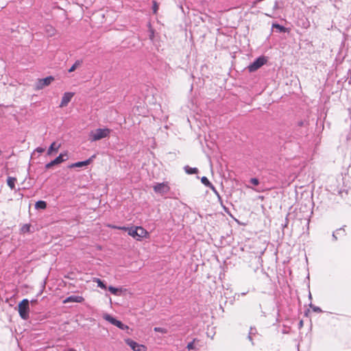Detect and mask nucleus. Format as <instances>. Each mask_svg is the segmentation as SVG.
Segmentation results:
<instances>
[{"mask_svg":"<svg viewBox=\"0 0 351 351\" xmlns=\"http://www.w3.org/2000/svg\"><path fill=\"white\" fill-rule=\"evenodd\" d=\"M112 228L117 230H123L127 231L130 236L132 237L137 241H141L142 239L147 237L149 234L148 232L141 226H132L128 228L114 226Z\"/></svg>","mask_w":351,"mask_h":351,"instance_id":"obj_1","label":"nucleus"},{"mask_svg":"<svg viewBox=\"0 0 351 351\" xmlns=\"http://www.w3.org/2000/svg\"><path fill=\"white\" fill-rule=\"evenodd\" d=\"M111 130L108 128H98L89 134V141L91 142L99 141L109 136Z\"/></svg>","mask_w":351,"mask_h":351,"instance_id":"obj_2","label":"nucleus"},{"mask_svg":"<svg viewBox=\"0 0 351 351\" xmlns=\"http://www.w3.org/2000/svg\"><path fill=\"white\" fill-rule=\"evenodd\" d=\"M18 311L20 317L23 319H28L29 317V301L27 299H23L21 302H20L18 305Z\"/></svg>","mask_w":351,"mask_h":351,"instance_id":"obj_3","label":"nucleus"},{"mask_svg":"<svg viewBox=\"0 0 351 351\" xmlns=\"http://www.w3.org/2000/svg\"><path fill=\"white\" fill-rule=\"evenodd\" d=\"M103 318L110 322L111 324L116 326L119 328L121 330H128L129 327L127 325L123 324L121 321L117 320L116 318L113 317L109 314H104Z\"/></svg>","mask_w":351,"mask_h":351,"instance_id":"obj_4","label":"nucleus"},{"mask_svg":"<svg viewBox=\"0 0 351 351\" xmlns=\"http://www.w3.org/2000/svg\"><path fill=\"white\" fill-rule=\"evenodd\" d=\"M54 80V77L52 76H49L43 79H38L36 83V89L41 90L45 86H49L53 81Z\"/></svg>","mask_w":351,"mask_h":351,"instance_id":"obj_5","label":"nucleus"},{"mask_svg":"<svg viewBox=\"0 0 351 351\" xmlns=\"http://www.w3.org/2000/svg\"><path fill=\"white\" fill-rule=\"evenodd\" d=\"M266 62V60L263 57L257 58L253 63L248 66V70L250 72H254L258 70L260 67L264 65Z\"/></svg>","mask_w":351,"mask_h":351,"instance_id":"obj_6","label":"nucleus"},{"mask_svg":"<svg viewBox=\"0 0 351 351\" xmlns=\"http://www.w3.org/2000/svg\"><path fill=\"white\" fill-rule=\"evenodd\" d=\"M154 190L156 193L164 195L169 191V187L167 184L158 183L154 186Z\"/></svg>","mask_w":351,"mask_h":351,"instance_id":"obj_7","label":"nucleus"},{"mask_svg":"<svg viewBox=\"0 0 351 351\" xmlns=\"http://www.w3.org/2000/svg\"><path fill=\"white\" fill-rule=\"evenodd\" d=\"M125 341L127 345H128L134 351H141L145 350L144 346L138 344L131 339H127Z\"/></svg>","mask_w":351,"mask_h":351,"instance_id":"obj_8","label":"nucleus"},{"mask_svg":"<svg viewBox=\"0 0 351 351\" xmlns=\"http://www.w3.org/2000/svg\"><path fill=\"white\" fill-rule=\"evenodd\" d=\"M84 300V298L81 295H72L67 297L64 301L63 303H69V302H77L82 303Z\"/></svg>","mask_w":351,"mask_h":351,"instance_id":"obj_9","label":"nucleus"},{"mask_svg":"<svg viewBox=\"0 0 351 351\" xmlns=\"http://www.w3.org/2000/svg\"><path fill=\"white\" fill-rule=\"evenodd\" d=\"M73 95L74 94L73 93H65L62 96L60 106L64 107L67 106V104L71 101L72 97H73Z\"/></svg>","mask_w":351,"mask_h":351,"instance_id":"obj_10","label":"nucleus"},{"mask_svg":"<svg viewBox=\"0 0 351 351\" xmlns=\"http://www.w3.org/2000/svg\"><path fill=\"white\" fill-rule=\"evenodd\" d=\"M95 157V156L93 155L92 157H90L88 160H86L84 161H81V162H77L73 163V164H71L69 166V167L70 168H73V167H84V166H86V165H89L90 163V162L92 161L93 158H94Z\"/></svg>","mask_w":351,"mask_h":351,"instance_id":"obj_11","label":"nucleus"},{"mask_svg":"<svg viewBox=\"0 0 351 351\" xmlns=\"http://www.w3.org/2000/svg\"><path fill=\"white\" fill-rule=\"evenodd\" d=\"M67 159V153H62L54 160H51L54 165H59Z\"/></svg>","mask_w":351,"mask_h":351,"instance_id":"obj_12","label":"nucleus"},{"mask_svg":"<svg viewBox=\"0 0 351 351\" xmlns=\"http://www.w3.org/2000/svg\"><path fill=\"white\" fill-rule=\"evenodd\" d=\"M202 183L206 186L209 187L215 193L218 194L214 185L208 180V179L204 176L201 178Z\"/></svg>","mask_w":351,"mask_h":351,"instance_id":"obj_13","label":"nucleus"},{"mask_svg":"<svg viewBox=\"0 0 351 351\" xmlns=\"http://www.w3.org/2000/svg\"><path fill=\"white\" fill-rule=\"evenodd\" d=\"M60 147V145H56V142L52 143L47 150V155H51L53 152H58Z\"/></svg>","mask_w":351,"mask_h":351,"instance_id":"obj_14","label":"nucleus"},{"mask_svg":"<svg viewBox=\"0 0 351 351\" xmlns=\"http://www.w3.org/2000/svg\"><path fill=\"white\" fill-rule=\"evenodd\" d=\"M16 182V178L14 177H8L7 179V184L10 187L12 190L15 189V182Z\"/></svg>","mask_w":351,"mask_h":351,"instance_id":"obj_15","label":"nucleus"},{"mask_svg":"<svg viewBox=\"0 0 351 351\" xmlns=\"http://www.w3.org/2000/svg\"><path fill=\"white\" fill-rule=\"evenodd\" d=\"M35 208L36 209H45L47 208V203L45 201L39 200L36 202Z\"/></svg>","mask_w":351,"mask_h":351,"instance_id":"obj_16","label":"nucleus"},{"mask_svg":"<svg viewBox=\"0 0 351 351\" xmlns=\"http://www.w3.org/2000/svg\"><path fill=\"white\" fill-rule=\"evenodd\" d=\"M32 232V231L31 230V225L29 223H25L23 225V226L21 228V232L23 234Z\"/></svg>","mask_w":351,"mask_h":351,"instance_id":"obj_17","label":"nucleus"},{"mask_svg":"<svg viewBox=\"0 0 351 351\" xmlns=\"http://www.w3.org/2000/svg\"><path fill=\"white\" fill-rule=\"evenodd\" d=\"M184 170L188 174H196L198 173V169L197 168H192L189 166H186L184 167Z\"/></svg>","mask_w":351,"mask_h":351,"instance_id":"obj_18","label":"nucleus"},{"mask_svg":"<svg viewBox=\"0 0 351 351\" xmlns=\"http://www.w3.org/2000/svg\"><path fill=\"white\" fill-rule=\"evenodd\" d=\"M199 341L197 339H194L193 341L188 343L186 348L189 350L192 349H197V343H198Z\"/></svg>","mask_w":351,"mask_h":351,"instance_id":"obj_19","label":"nucleus"},{"mask_svg":"<svg viewBox=\"0 0 351 351\" xmlns=\"http://www.w3.org/2000/svg\"><path fill=\"white\" fill-rule=\"evenodd\" d=\"M82 63V60H77L75 61V62L73 64V66L69 69V72L71 73L74 71L79 66L81 65Z\"/></svg>","mask_w":351,"mask_h":351,"instance_id":"obj_20","label":"nucleus"},{"mask_svg":"<svg viewBox=\"0 0 351 351\" xmlns=\"http://www.w3.org/2000/svg\"><path fill=\"white\" fill-rule=\"evenodd\" d=\"M108 291H109L111 293H112V294H114V295H119V294H120V293H121V290H120L119 289L116 288V287H112V286H110V287H108Z\"/></svg>","mask_w":351,"mask_h":351,"instance_id":"obj_21","label":"nucleus"},{"mask_svg":"<svg viewBox=\"0 0 351 351\" xmlns=\"http://www.w3.org/2000/svg\"><path fill=\"white\" fill-rule=\"evenodd\" d=\"M95 281L97 282L98 287H101V289H106V285L99 278H97Z\"/></svg>","mask_w":351,"mask_h":351,"instance_id":"obj_22","label":"nucleus"},{"mask_svg":"<svg viewBox=\"0 0 351 351\" xmlns=\"http://www.w3.org/2000/svg\"><path fill=\"white\" fill-rule=\"evenodd\" d=\"M152 10H153L154 14L157 13V11L158 10V4L157 3V2L156 1H153Z\"/></svg>","mask_w":351,"mask_h":351,"instance_id":"obj_23","label":"nucleus"},{"mask_svg":"<svg viewBox=\"0 0 351 351\" xmlns=\"http://www.w3.org/2000/svg\"><path fill=\"white\" fill-rule=\"evenodd\" d=\"M272 27L274 28L278 29L280 32L285 31V27L283 26L280 25L279 24H273Z\"/></svg>","mask_w":351,"mask_h":351,"instance_id":"obj_24","label":"nucleus"},{"mask_svg":"<svg viewBox=\"0 0 351 351\" xmlns=\"http://www.w3.org/2000/svg\"><path fill=\"white\" fill-rule=\"evenodd\" d=\"M154 330L156 332H162V333H165L167 332V330L163 328H160V327H155L154 328Z\"/></svg>","mask_w":351,"mask_h":351,"instance_id":"obj_25","label":"nucleus"},{"mask_svg":"<svg viewBox=\"0 0 351 351\" xmlns=\"http://www.w3.org/2000/svg\"><path fill=\"white\" fill-rule=\"evenodd\" d=\"M250 182L254 186H257L259 184V180L257 178H251Z\"/></svg>","mask_w":351,"mask_h":351,"instance_id":"obj_26","label":"nucleus"},{"mask_svg":"<svg viewBox=\"0 0 351 351\" xmlns=\"http://www.w3.org/2000/svg\"><path fill=\"white\" fill-rule=\"evenodd\" d=\"M55 166L52 161L45 165V168L47 169H51L52 167Z\"/></svg>","mask_w":351,"mask_h":351,"instance_id":"obj_27","label":"nucleus"},{"mask_svg":"<svg viewBox=\"0 0 351 351\" xmlns=\"http://www.w3.org/2000/svg\"><path fill=\"white\" fill-rule=\"evenodd\" d=\"M45 148H43V147H37V148L36 149V151L37 152H38V153H40V154H41V153H43V152H45Z\"/></svg>","mask_w":351,"mask_h":351,"instance_id":"obj_28","label":"nucleus"},{"mask_svg":"<svg viewBox=\"0 0 351 351\" xmlns=\"http://www.w3.org/2000/svg\"><path fill=\"white\" fill-rule=\"evenodd\" d=\"M150 34H149V38L151 40H153L154 38V30L153 29H150Z\"/></svg>","mask_w":351,"mask_h":351,"instance_id":"obj_29","label":"nucleus"},{"mask_svg":"<svg viewBox=\"0 0 351 351\" xmlns=\"http://www.w3.org/2000/svg\"><path fill=\"white\" fill-rule=\"evenodd\" d=\"M36 302H37V300H32L31 301V303H32V304H34V303H36Z\"/></svg>","mask_w":351,"mask_h":351,"instance_id":"obj_30","label":"nucleus"},{"mask_svg":"<svg viewBox=\"0 0 351 351\" xmlns=\"http://www.w3.org/2000/svg\"><path fill=\"white\" fill-rule=\"evenodd\" d=\"M66 351H76V350L73 348H69Z\"/></svg>","mask_w":351,"mask_h":351,"instance_id":"obj_31","label":"nucleus"}]
</instances>
